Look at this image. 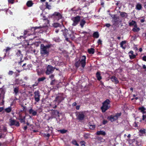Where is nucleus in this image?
Returning <instances> with one entry per match:
<instances>
[{
	"label": "nucleus",
	"instance_id": "55",
	"mask_svg": "<svg viewBox=\"0 0 146 146\" xmlns=\"http://www.w3.org/2000/svg\"><path fill=\"white\" fill-rule=\"evenodd\" d=\"M38 83L39 82H38V81L37 82H35V83L32 85V87H34L35 86H38Z\"/></svg>",
	"mask_w": 146,
	"mask_h": 146
},
{
	"label": "nucleus",
	"instance_id": "22",
	"mask_svg": "<svg viewBox=\"0 0 146 146\" xmlns=\"http://www.w3.org/2000/svg\"><path fill=\"white\" fill-rule=\"evenodd\" d=\"M41 28V27H32L31 29L29 30H31L32 31H33V33H35L36 32H37L36 31V30L37 29H40Z\"/></svg>",
	"mask_w": 146,
	"mask_h": 146
},
{
	"label": "nucleus",
	"instance_id": "10",
	"mask_svg": "<svg viewBox=\"0 0 146 146\" xmlns=\"http://www.w3.org/2000/svg\"><path fill=\"white\" fill-rule=\"evenodd\" d=\"M113 19L112 22L113 23V27H117V26L119 24V17L116 15H114L113 17Z\"/></svg>",
	"mask_w": 146,
	"mask_h": 146
},
{
	"label": "nucleus",
	"instance_id": "31",
	"mask_svg": "<svg viewBox=\"0 0 146 146\" xmlns=\"http://www.w3.org/2000/svg\"><path fill=\"white\" fill-rule=\"evenodd\" d=\"M21 107L22 108V110H21L20 111L21 112H23V111H24L25 112H26V111L27 110V108L26 106H25L23 104H21Z\"/></svg>",
	"mask_w": 146,
	"mask_h": 146
},
{
	"label": "nucleus",
	"instance_id": "5",
	"mask_svg": "<svg viewBox=\"0 0 146 146\" xmlns=\"http://www.w3.org/2000/svg\"><path fill=\"white\" fill-rule=\"evenodd\" d=\"M80 17L79 15H77L76 17H73L71 19L73 23L72 24L73 26H76L78 23L80 21Z\"/></svg>",
	"mask_w": 146,
	"mask_h": 146
},
{
	"label": "nucleus",
	"instance_id": "46",
	"mask_svg": "<svg viewBox=\"0 0 146 146\" xmlns=\"http://www.w3.org/2000/svg\"><path fill=\"white\" fill-rule=\"evenodd\" d=\"M143 120L145 121H146V112H143V115L142 116Z\"/></svg>",
	"mask_w": 146,
	"mask_h": 146
},
{
	"label": "nucleus",
	"instance_id": "39",
	"mask_svg": "<svg viewBox=\"0 0 146 146\" xmlns=\"http://www.w3.org/2000/svg\"><path fill=\"white\" fill-rule=\"evenodd\" d=\"M46 78L45 77H42L41 78H39L38 79L37 81L39 83L41 82H43L44 80L46 79Z\"/></svg>",
	"mask_w": 146,
	"mask_h": 146
},
{
	"label": "nucleus",
	"instance_id": "54",
	"mask_svg": "<svg viewBox=\"0 0 146 146\" xmlns=\"http://www.w3.org/2000/svg\"><path fill=\"white\" fill-rule=\"evenodd\" d=\"M55 80H52L50 83V85H53L55 84Z\"/></svg>",
	"mask_w": 146,
	"mask_h": 146
},
{
	"label": "nucleus",
	"instance_id": "40",
	"mask_svg": "<svg viewBox=\"0 0 146 146\" xmlns=\"http://www.w3.org/2000/svg\"><path fill=\"white\" fill-rule=\"evenodd\" d=\"M139 109L143 113V112H146V111H145V109L143 107L139 108Z\"/></svg>",
	"mask_w": 146,
	"mask_h": 146
},
{
	"label": "nucleus",
	"instance_id": "11",
	"mask_svg": "<svg viewBox=\"0 0 146 146\" xmlns=\"http://www.w3.org/2000/svg\"><path fill=\"white\" fill-rule=\"evenodd\" d=\"M16 56L17 57H19V58L20 59V61L19 62V64L21 65V63L23 61V60H22L23 55L20 50H19L17 51L16 53Z\"/></svg>",
	"mask_w": 146,
	"mask_h": 146
},
{
	"label": "nucleus",
	"instance_id": "57",
	"mask_svg": "<svg viewBox=\"0 0 146 146\" xmlns=\"http://www.w3.org/2000/svg\"><path fill=\"white\" fill-rule=\"evenodd\" d=\"M108 122L107 120H103L102 123L104 125H105Z\"/></svg>",
	"mask_w": 146,
	"mask_h": 146
},
{
	"label": "nucleus",
	"instance_id": "23",
	"mask_svg": "<svg viewBox=\"0 0 146 146\" xmlns=\"http://www.w3.org/2000/svg\"><path fill=\"white\" fill-rule=\"evenodd\" d=\"M53 26L55 28H62L61 25L58 23H54L52 24Z\"/></svg>",
	"mask_w": 146,
	"mask_h": 146
},
{
	"label": "nucleus",
	"instance_id": "27",
	"mask_svg": "<svg viewBox=\"0 0 146 146\" xmlns=\"http://www.w3.org/2000/svg\"><path fill=\"white\" fill-rule=\"evenodd\" d=\"M33 4L34 3L32 1H29L27 2L26 5L28 7H32Z\"/></svg>",
	"mask_w": 146,
	"mask_h": 146
},
{
	"label": "nucleus",
	"instance_id": "24",
	"mask_svg": "<svg viewBox=\"0 0 146 146\" xmlns=\"http://www.w3.org/2000/svg\"><path fill=\"white\" fill-rule=\"evenodd\" d=\"M96 135H106V133L104 131L100 130L97 132Z\"/></svg>",
	"mask_w": 146,
	"mask_h": 146
},
{
	"label": "nucleus",
	"instance_id": "17",
	"mask_svg": "<svg viewBox=\"0 0 146 146\" xmlns=\"http://www.w3.org/2000/svg\"><path fill=\"white\" fill-rule=\"evenodd\" d=\"M139 134L141 136L145 134L146 129L144 128L141 129L139 131Z\"/></svg>",
	"mask_w": 146,
	"mask_h": 146
},
{
	"label": "nucleus",
	"instance_id": "44",
	"mask_svg": "<svg viewBox=\"0 0 146 146\" xmlns=\"http://www.w3.org/2000/svg\"><path fill=\"white\" fill-rule=\"evenodd\" d=\"M6 14H9L10 15H12L13 14L12 12V11H11L9 9H7L6 10Z\"/></svg>",
	"mask_w": 146,
	"mask_h": 146
},
{
	"label": "nucleus",
	"instance_id": "14",
	"mask_svg": "<svg viewBox=\"0 0 146 146\" xmlns=\"http://www.w3.org/2000/svg\"><path fill=\"white\" fill-rule=\"evenodd\" d=\"M64 99V98L63 97L62 95L58 96L56 97L54 101L57 102L58 103H60Z\"/></svg>",
	"mask_w": 146,
	"mask_h": 146
},
{
	"label": "nucleus",
	"instance_id": "56",
	"mask_svg": "<svg viewBox=\"0 0 146 146\" xmlns=\"http://www.w3.org/2000/svg\"><path fill=\"white\" fill-rule=\"evenodd\" d=\"M44 135L45 137H48V138L47 139H48V138L50 136V134L49 133H44Z\"/></svg>",
	"mask_w": 146,
	"mask_h": 146
},
{
	"label": "nucleus",
	"instance_id": "43",
	"mask_svg": "<svg viewBox=\"0 0 146 146\" xmlns=\"http://www.w3.org/2000/svg\"><path fill=\"white\" fill-rule=\"evenodd\" d=\"M5 110L6 112L7 113L10 112L11 111V107H9L6 108Z\"/></svg>",
	"mask_w": 146,
	"mask_h": 146
},
{
	"label": "nucleus",
	"instance_id": "58",
	"mask_svg": "<svg viewBox=\"0 0 146 146\" xmlns=\"http://www.w3.org/2000/svg\"><path fill=\"white\" fill-rule=\"evenodd\" d=\"M15 0H8V2L9 3L13 4L14 3Z\"/></svg>",
	"mask_w": 146,
	"mask_h": 146
},
{
	"label": "nucleus",
	"instance_id": "26",
	"mask_svg": "<svg viewBox=\"0 0 146 146\" xmlns=\"http://www.w3.org/2000/svg\"><path fill=\"white\" fill-rule=\"evenodd\" d=\"M88 52L89 54H93L95 52V50L94 48H91L88 49Z\"/></svg>",
	"mask_w": 146,
	"mask_h": 146
},
{
	"label": "nucleus",
	"instance_id": "51",
	"mask_svg": "<svg viewBox=\"0 0 146 146\" xmlns=\"http://www.w3.org/2000/svg\"><path fill=\"white\" fill-rule=\"evenodd\" d=\"M61 28H56L54 30H55V32L56 33H58L59 31V30H61Z\"/></svg>",
	"mask_w": 146,
	"mask_h": 146
},
{
	"label": "nucleus",
	"instance_id": "38",
	"mask_svg": "<svg viewBox=\"0 0 146 146\" xmlns=\"http://www.w3.org/2000/svg\"><path fill=\"white\" fill-rule=\"evenodd\" d=\"M120 15L121 17L125 18L127 16V14L124 12L121 13Z\"/></svg>",
	"mask_w": 146,
	"mask_h": 146
},
{
	"label": "nucleus",
	"instance_id": "49",
	"mask_svg": "<svg viewBox=\"0 0 146 146\" xmlns=\"http://www.w3.org/2000/svg\"><path fill=\"white\" fill-rule=\"evenodd\" d=\"M95 125H90L89 127L91 129H94L95 128Z\"/></svg>",
	"mask_w": 146,
	"mask_h": 146
},
{
	"label": "nucleus",
	"instance_id": "36",
	"mask_svg": "<svg viewBox=\"0 0 146 146\" xmlns=\"http://www.w3.org/2000/svg\"><path fill=\"white\" fill-rule=\"evenodd\" d=\"M90 134L89 133H85L84 135V137L86 139H88L90 138Z\"/></svg>",
	"mask_w": 146,
	"mask_h": 146
},
{
	"label": "nucleus",
	"instance_id": "45",
	"mask_svg": "<svg viewBox=\"0 0 146 146\" xmlns=\"http://www.w3.org/2000/svg\"><path fill=\"white\" fill-rule=\"evenodd\" d=\"M72 143L73 144H74L76 146H79V144L77 143V141L76 140H73L72 141Z\"/></svg>",
	"mask_w": 146,
	"mask_h": 146
},
{
	"label": "nucleus",
	"instance_id": "13",
	"mask_svg": "<svg viewBox=\"0 0 146 146\" xmlns=\"http://www.w3.org/2000/svg\"><path fill=\"white\" fill-rule=\"evenodd\" d=\"M51 114L54 117H60L59 112L57 110H52L51 112Z\"/></svg>",
	"mask_w": 146,
	"mask_h": 146
},
{
	"label": "nucleus",
	"instance_id": "52",
	"mask_svg": "<svg viewBox=\"0 0 146 146\" xmlns=\"http://www.w3.org/2000/svg\"><path fill=\"white\" fill-rule=\"evenodd\" d=\"M81 146H86V142L84 141H82L80 142Z\"/></svg>",
	"mask_w": 146,
	"mask_h": 146
},
{
	"label": "nucleus",
	"instance_id": "62",
	"mask_svg": "<svg viewBox=\"0 0 146 146\" xmlns=\"http://www.w3.org/2000/svg\"><path fill=\"white\" fill-rule=\"evenodd\" d=\"M54 76V75L53 74H51L49 78L51 79H52Z\"/></svg>",
	"mask_w": 146,
	"mask_h": 146
},
{
	"label": "nucleus",
	"instance_id": "35",
	"mask_svg": "<svg viewBox=\"0 0 146 146\" xmlns=\"http://www.w3.org/2000/svg\"><path fill=\"white\" fill-rule=\"evenodd\" d=\"M40 16L41 17H42V19L43 20H45L46 21H47V23H49V20H48V19L46 18V17L44 15V14H41L40 15Z\"/></svg>",
	"mask_w": 146,
	"mask_h": 146
},
{
	"label": "nucleus",
	"instance_id": "4",
	"mask_svg": "<svg viewBox=\"0 0 146 146\" xmlns=\"http://www.w3.org/2000/svg\"><path fill=\"white\" fill-rule=\"evenodd\" d=\"M110 102L109 99H107L102 103V106L101 108L102 112H105L110 108Z\"/></svg>",
	"mask_w": 146,
	"mask_h": 146
},
{
	"label": "nucleus",
	"instance_id": "41",
	"mask_svg": "<svg viewBox=\"0 0 146 146\" xmlns=\"http://www.w3.org/2000/svg\"><path fill=\"white\" fill-rule=\"evenodd\" d=\"M45 6L46 8L49 10L51 9V6L48 4V2H46L45 3Z\"/></svg>",
	"mask_w": 146,
	"mask_h": 146
},
{
	"label": "nucleus",
	"instance_id": "33",
	"mask_svg": "<svg viewBox=\"0 0 146 146\" xmlns=\"http://www.w3.org/2000/svg\"><path fill=\"white\" fill-rule=\"evenodd\" d=\"M11 48L9 47H7L6 49H4L3 51H5L6 53L5 54V55L3 59H4L6 55V53L9 51L11 50Z\"/></svg>",
	"mask_w": 146,
	"mask_h": 146
},
{
	"label": "nucleus",
	"instance_id": "50",
	"mask_svg": "<svg viewBox=\"0 0 146 146\" xmlns=\"http://www.w3.org/2000/svg\"><path fill=\"white\" fill-rule=\"evenodd\" d=\"M16 81L17 82L18 84H20L21 82H23V80L22 79L19 80V79H17L16 80Z\"/></svg>",
	"mask_w": 146,
	"mask_h": 146
},
{
	"label": "nucleus",
	"instance_id": "60",
	"mask_svg": "<svg viewBox=\"0 0 146 146\" xmlns=\"http://www.w3.org/2000/svg\"><path fill=\"white\" fill-rule=\"evenodd\" d=\"M98 43L99 44H102V41L100 39H99L98 41Z\"/></svg>",
	"mask_w": 146,
	"mask_h": 146
},
{
	"label": "nucleus",
	"instance_id": "63",
	"mask_svg": "<svg viewBox=\"0 0 146 146\" xmlns=\"http://www.w3.org/2000/svg\"><path fill=\"white\" fill-rule=\"evenodd\" d=\"M111 25L109 23L106 24L105 25V26L107 27H110Z\"/></svg>",
	"mask_w": 146,
	"mask_h": 146
},
{
	"label": "nucleus",
	"instance_id": "18",
	"mask_svg": "<svg viewBox=\"0 0 146 146\" xmlns=\"http://www.w3.org/2000/svg\"><path fill=\"white\" fill-rule=\"evenodd\" d=\"M129 54L130 58L131 59L134 58L136 56V55L133 54V52L132 50L129 52Z\"/></svg>",
	"mask_w": 146,
	"mask_h": 146
},
{
	"label": "nucleus",
	"instance_id": "48",
	"mask_svg": "<svg viewBox=\"0 0 146 146\" xmlns=\"http://www.w3.org/2000/svg\"><path fill=\"white\" fill-rule=\"evenodd\" d=\"M4 94V91L1 89H0V98Z\"/></svg>",
	"mask_w": 146,
	"mask_h": 146
},
{
	"label": "nucleus",
	"instance_id": "34",
	"mask_svg": "<svg viewBox=\"0 0 146 146\" xmlns=\"http://www.w3.org/2000/svg\"><path fill=\"white\" fill-rule=\"evenodd\" d=\"M19 88L18 87H16L14 88L13 91L15 95H17L19 91Z\"/></svg>",
	"mask_w": 146,
	"mask_h": 146
},
{
	"label": "nucleus",
	"instance_id": "21",
	"mask_svg": "<svg viewBox=\"0 0 146 146\" xmlns=\"http://www.w3.org/2000/svg\"><path fill=\"white\" fill-rule=\"evenodd\" d=\"M96 76L97 80L100 81L102 79V77L101 76L100 72L99 71H98L96 74Z\"/></svg>",
	"mask_w": 146,
	"mask_h": 146
},
{
	"label": "nucleus",
	"instance_id": "1",
	"mask_svg": "<svg viewBox=\"0 0 146 146\" xmlns=\"http://www.w3.org/2000/svg\"><path fill=\"white\" fill-rule=\"evenodd\" d=\"M51 46V44L44 46L43 44H41L40 47V53L41 56L45 57L48 56L49 54V48Z\"/></svg>",
	"mask_w": 146,
	"mask_h": 146
},
{
	"label": "nucleus",
	"instance_id": "25",
	"mask_svg": "<svg viewBox=\"0 0 146 146\" xmlns=\"http://www.w3.org/2000/svg\"><path fill=\"white\" fill-rule=\"evenodd\" d=\"M135 8L138 10H141L142 9L141 5L139 3H138L136 5Z\"/></svg>",
	"mask_w": 146,
	"mask_h": 146
},
{
	"label": "nucleus",
	"instance_id": "16",
	"mask_svg": "<svg viewBox=\"0 0 146 146\" xmlns=\"http://www.w3.org/2000/svg\"><path fill=\"white\" fill-rule=\"evenodd\" d=\"M126 41L125 40L122 41L120 44V47L125 49L126 47Z\"/></svg>",
	"mask_w": 146,
	"mask_h": 146
},
{
	"label": "nucleus",
	"instance_id": "53",
	"mask_svg": "<svg viewBox=\"0 0 146 146\" xmlns=\"http://www.w3.org/2000/svg\"><path fill=\"white\" fill-rule=\"evenodd\" d=\"M138 122L137 123L136 122H135L133 124V126L135 127H137L138 126Z\"/></svg>",
	"mask_w": 146,
	"mask_h": 146
},
{
	"label": "nucleus",
	"instance_id": "29",
	"mask_svg": "<svg viewBox=\"0 0 146 146\" xmlns=\"http://www.w3.org/2000/svg\"><path fill=\"white\" fill-rule=\"evenodd\" d=\"M99 35L98 32H94L93 35V37L94 38H98L99 37Z\"/></svg>",
	"mask_w": 146,
	"mask_h": 146
},
{
	"label": "nucleus",
	"instance_id": "28",
	"mask_svg": "<svg viewBox=\"0 0 146 146\" xmlns=\"http://www.w3.org/2000/svg\"><path fill=\"white\" fill-rule=\"evenodd\" d=\"M134 27L132 29V31H133L137 32L139 31L140 30V29L139 28L137 27V25H135Z\"/></svg>",
	"mask_w": 146,
	"mask_h": 146
},
{
	"label": "nucleus",
	"instance_id": "32",
	"mask_svg": "<svg viewBox=\"0 0 146 146\" xmlns=\"http://www.w3.org/2000/svg\"><path fill=\"white\" fill-rule=\"evenodd\" d=\"M111 80L112 82H115L116 83H117L118 82L117 78L114 76H112L111 78Z\"/></svg>",
	"mask_w": 146,
	"mask_h": 146
},
{
	"label": "nucleus",
	"instance_id": "15",
	"mask_svg": "<svg viewBox=\"0 0 146 146\" xmlns=\"http://www.w3.org/2000/svg\"><path fill=\"white\" fill-rule=\"evenodd\" d=\"M85 115L83 112H80L77 116V119L79 120H82L84 118Z\"/></svg>",
	"mask_w": 146,
	"mask_h": 146
},
{
	"label": "nucleus",
	"instance_id": "37",
	"mask_svg": "<svg viewBox=\"0 0 146 146\" xmlns=\"http://www.w3.org/2000/svg\"><path fill=\"white\" fill-rule=\"evenodd\" d=\"M58 131L59 132H60V133L62 134H64L67 132L68 131L67 130H65L64 129H62L58 130Z\"/></svg>",
	"mask_w": 146,
	"mask_h": 146
},
{
	"label": "nucleus",
	"instance_id": "19",
	"mask_svg": "<svg viewBox=\"0 0 146 146\" xmlns=\"http://www.w3.org/2000/svg\"><path fill=\"white\" fill-rule=\"evenodd\" d=\"M29 113L30 114H32L33 116L36 115L37 113V112L33 110L32 108H31L29 110Z\"/></svg>",
	"mask_w": 146,
	"mask_h": 146
},
{
	"label": "nucleus",
	"instance_id": "42",
	"mask_svg": "<svg viewBox=\"0 0 146 146\" xmlns=\"http://www.w3.org/2000/svg\"><path fill=\"white\" fill-rule=\"evenodd\" d=\"M135 25H137L135 21H131L129 23V25L130 26L134 25L135 26Z\"/></svg>",
	"mask_w": 146,
	"mask_h": 146
},
{
	"label": "nucleus",
	"instance_id": "9",
	"mask_svg": "<svg viewBox=\"0 0 146 146\" xmlns=\"http://www.w3.org/2000/svg\"><path fill=\"white\" fill-rule=\"evenodd\" d=\"M9 125L10 126L15 125L17 127H19L20 126V124L19 121H16L14 119L10 118L9 119Z\"/></svg>",
	"mask_w": 146,
	"mask_h": 146
},
{
	"label": "nucleus",
	"instance_id": "59",
	"mask_svg": "<svg viewBox=\"0 0 146 146\" xmlns=\"http://www.w3.org/2000/svg\"><path fill=\"white\" fill-rule=\"evenodd\" d=\"M13 73V72L12 71H9L8 72V74L9 75H12Z\"/></svg>",
	"mask_w": 146,
	"mask_h": 146
},
{
	"label": "nucleus",
	"instance_id": "64",
	"mask_svg": "<svg viewBox=\"0 0 146 146\" xmlns=\"http://www.w3.org/2000/svg\"><path fill=\"white\" fill-rule=\"evenodd\" d=\"M143 69H144L145 71H146V66L144 64L143 65Z\"/></svg>",
	"mask_w": 146,
	"mask_h": 146
},
{
	"label": "nucleus",
	"instance_id": "20",
	"mask_svg": "<svg viewBox=\"0 0 146 146\" xmlns=\"http://www.w3.org/2000/svg\"><path fill=\"white\" fill-rule=\"evenodd\" d=\"M25 116H24L23 117H22L21 115H19V118L18 119L20 121V122L21 123H25Z\"/></svg>",
	"mask_w": 146,
	"mask_h": 146
},
{
	"label": "nucleus",
	"instance_id": "7",
	"mask_svg": "<svg viewBox=\"0 0 146 146\" xmlns=\"http://www.w3.org/2000/svg\"><path fill=\"white\" fill-rule=\"evenodd\" d=\"M55 69V68L53 67L51 65H48L46 68V70L45 72L46 75H49L52 73Z\"/></svg>",
	"mask_w": 146,
	"mask_h": 146
},
{
	"label": "nucleus",
	"instance_id": "61",
	"mask_svg": "<svg viewBox=\"0 0 146 146\" xmlns=\"http://www.w3.org/2000/svg\"><path fill=\"white\" fill-rule=\"evenodd\" d=\"M97 139L100 141H102V140H103V138L102 137H98L97 138Z\"/></svg>",
	"mask_w": 146,
	"mask_h": 146
},
{
	"label": "nucleus",
	"instance_id": "12",
	"mask_svg": "<svg viewBox=\"0 0 146 146\" xmlns=\"http://www.w3.org/2000/svg\"><path fill=\"white\" fill-rule=\"evenodd\" d=\"M35 99V101L38 102L40 101V92L38 90L34 92Z\"/></svg>",
	"mask_w": 146,
	"mask_h": 146
},
{
	"label": "nucleus",
	"instance_id": "47",
	"mask_svg": "<svg viewBox=\"0 0 146 146\" xmlns=\"http://www.w3.org/2000/svg\"><path fill=\"white\" fill-rule=\"evenodd\" d=\"M54 39L56 42H60L61 41L59 37L54 38Z\"/></svg>",
	"mask_w": 146,
	"mask_h": 146
},
{
	"label": "nucleus",
	"instance_id": "3",
	"mask_svg": "<svg viewBox=\"0 0 146 146\" xmlns=\"http://www.w3.org/2000/svg\"><path fill=\"white\" fill-rule=\"evenodd\" d=\"M64 30H61V31L62 32L63 35L65 38L66 40L68 42H69V38H71V36L72 34V31L70 29L68 30L65 28Z\"/></svg>",
	"mask_w": 146,
	"mask_h": 146
},
{
	"label": "nucleus",
	"instance_id": "30",
	"mask_svg": "<svg viewBox=\"0 0 146 146\" xmlns=\"http://www.w3.org/2000/svg\"><path fill=\"white\" fill-rule=\"evenodd\" d=\"M86 23V21L84 19H82L80 21V25L81 28H82L84 27V25Z\"/></svg>",
	"mask_w": 146,
	"mask_h": 146
},
{
	"label": "nucleus",
	"instance_id": "2",
	"mask_svg": "<svg viewBox=\"0 0 146 146\" xmlns=\"http://www.w3.org/2000/svg\"><path fill=\"white\" fill-rule=\"evenodd\" d=\"M86 57L83 55L79 58L78 61H76L74 65L76 68H78L80 65H81L82 68H84L86 65Z\"/></svg>",
	"mask_w": 146,
	"mask_h": 146
},
{
	"label": "nucleus",
	"instance_id": "8",
	"mask_svg": "<svg viewBox=\"0 0 146 146\" xmlns=\"http://www.w3.org/2000/svg\"><path fill=\"white\" fill-rule=\"evenodd\" d=\"M118 117L119 113H117L115 115H111L108 116L107 119L112 122L118 119Z\"/></svg>",
	"mask_w": 146,
	"mask_h": 146
},
{
	"label": "nucleus",
	"instance_id": "6",
	"mask_svg": "<svg viewBox=\"0 0 146 146\" xmlns=\"http://www.w3.org/2000/svg\"><path fill=\"white\" fill-rule=\"evenodd\" d=\"M52 17L55 19L57 20H58L62 18V15L59 13L55 12L51 16Z\"/></svg>",
	"mask_w": 146,
	"mask_h": 146
}]
</instances>
